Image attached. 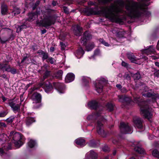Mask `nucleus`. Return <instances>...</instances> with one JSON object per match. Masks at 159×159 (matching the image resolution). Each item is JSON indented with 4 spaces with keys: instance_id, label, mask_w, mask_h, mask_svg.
<instances>
[{
    "instance_id": "c85d7f7f",
    "label": "nucleus",
    "mask_w": 159,
    "mask_h": 159,
    "mask_svg": "<svg viewBox=\"0 0 159 159\" xmlns=\"http://www.w3.org/2000/svg\"><path fill=\"white\" fill-rule=\"evenodd\" d=\"M20 12V8L17 7H13V11L11 12L12 16H15Z\"/></svg>"
},
{
    "instance_id": "6e6d98bb",
    "label": "nucleus",
    "mask_w": 159,
    "mask_h": 159,
    "mask_svg": "<svg viewBox=\"0 0 159 159\" xmlns=\"http://www.w3.org/2000/svg\"><path fill=\"white\" fill-rule=\"evenodd\" d=\"M6 126L7 125L5 123L0 121V128H5Z\"/></svg>"
},
{
    "instance_id": "5701e85b",
    "label": "nucleus",
    "mask_w": 159,
    "mask_h": 159,
    "mask_svg": "<svg viewBox=\"0 0 159 159\" xmlns=\"http://www.w3.org/2000/svg\"><path fill=\"white\" fill-rule=\"evenodd\" d=\"M6 67L5 71H7L8 72H10L11 74H15L17 73L16 69L14 68H11L10 65H8L7 64H6L5 66Z\"/></svg>"
},
{
    "instance_id": "4468645a",
    "label": "nucleus",
    "mask_w": 159,
    "mask_h": 159,
    "mask_svg": "<svg viewBox=\"0 0 159 159\" xmlns=\"http://www.w3.org/2000/svg\"><path fill=\"white\" fill-rule=\"evenodd\" d=\"M40 86H43L44 88V90L47 93H49L52 92L53 87L52 84L49 82L46 83L44 82L43 83L40 84Z\"/></svg>"
},
{
    "instance_id": "8fccbe9b",
    "label": "nucleus",
    "mask_w": 159,
    "mask_h": 159,
    "mask_svg": "<svg viewBox=\"0 0 159 159\" xmlns=\"http://www.w3.org/2000/svg\"><path fill=\"white\" fill-rule=\"evenodd\" d=\"M102 149L105 152H107L110 151V149L107 146H105Z\"/></svg>"
},
{
    "instance_id": "f3484780",
    "label": "nucleus",
    "mask_w": 159,
    "mask_h": 159,
    "mask_svg": "<svg viewBox=\"0 0 159 159\" xmlns=\"http://www.w3.org/2000/svg\"><path fill=\"white\" fill-rule=\"evenodd\" d=\"M89 107L92 109H96L99 106L98 102L96 100H93L88 103Z\"/></svg>"
},
{
    "instance_id": "0eeeda50",
    "label": "nucleus",
    "mask_w": 159,
    "mask_h": 159,
    "mask_svg": "<svg viewBox=\"0 0 159 159\" xmlns=\"http://www.w3.org/2000/svg\"><path fill=\"white\" fill-rule=\"evenodd\" d=\"M120 132L123 134H131L132 132V129L128 123L121 122L120 124Z\"/></svg>"
},
{
    "instance_id": "7ed1b4c3",
    "label": "nucleus",
    "mask_w": 159,
    "mask_h": 159,
    "mask_svg": "<svg viewBox=\"0 0 159 159\" xmlns=\"http://www.w3.org/2000/svg\"><path fill=\"white\" fill-rule=\"evenodd\" d=\"M87 119L88 120H94L98 119L97 123L96 129L98 134L102 137L105 138L107 134L103 129V124L106 121V120L98 113H93L89 116Z\"/></svg>"
},
{
    "instance_id": "e2e57ef3",
    "label": "nucleus",
    "mask_w": 159,
    "mask_h": 159,
    "mask_svg": "<svg viewBox=\"0 0 159 159\" xmlns=\"http://www.w3.org/2000/svg\"><path fill=\"white\" fill-rule=\"evenodd\" d=\"M116 87L119 90H120L122 88L121 85L120 84H117L116 86Z\"/></svg>"
},
{
    "instance_id": "a19ab883",
    "label": "nucleus",
    "mask_w": 159,
    "mask_h": 159,
    "mask_svg": "<svg viewBox=\"0 0 159 159\" xmlns=\"http://www.w3.org/2000/svg\"><path fill=\"white\" fill-rule=\"evenodd\" d=\"M8 111L7 110L0 112V117H3L5 116L8 113Z\"/></svg>"
},
{
    "instance_id": "6ab92c4d",
    "label": "nucleus",
    "mask_w": 159,
    "mask_h": 159,
    "mask_svg": "<svg viewBox=\"0 0 159 159\" xmlns=\"http://www.w3.org/2000/svg\"><path fill=\"white\" fill-rule=\"evenodd\" d=\"M155 52V49L152 45L150 46L149 47H147L143 51V53L147 55H149L152 53H154Z\"/></svg>"
},
{
    "instance_id": "a18cd8bd",
    "label": "nucleus",
    "mask_w": 159,
    "mask_h": 159,
    "mask_svg": "<svg viewBox=\"0 0 159 159\" xmlns=\"http://www.w3.org/2000/svg\"><path fill=\"white\" fill-rule=\"evenodd\" d=\"M54 59L51 57H48V58L46 60V61L47 62H49L50 63L52 64H53L54 63Z\"/></svg>"
},
{
    "instance_id": "09e8293b",
    "label": "nucleus",
    "mask_w": 159,
    "mask_h": 159,
    "mask_svg": "<svg viewBox=\"0 0 159 159\" xmlns=\"http://www.w3.org/2000/svg\"><path fill=\"white\" fill-rule=\"evenodd\" d=\"M40 3V1L38 0L37 1L34 5V6L33 7V10H34L36 7L38 6Z\"/></svg>"
},
{
    "instance_id": "774afa93",
    "label": "nucleus",
    "mask_w": 159,
    "mask_h": 159,
    "mask_svg": "<svg viewBox=\"0 0 159 159\" xmlns=\"http://www.w3.org/2000/svg\"><path fill=\"white\" fill-rule=\"evenodd\" d=\"M54 48L53 47H51L50 48V50L51 52H53L54 51Z\"/></svg>"
},
{
    "instance_id": "cd10ccee",
    "label": "nucleus",
    "mask_w": 159,
    "mask_h": 159,
    "mask_svg": "<svg viewBox=\"0 0 159 159\" xmlns=\"http://www.w3.org/2000/svg\"><path fill=\"white\" fill-rule=\"evenodd\" d=\"M89 146L93 147L96 148L98 146L99 144L98 142L94 140H91L88 143Z\"/></svg>"
},
{
    "instance_id": "20e7f679",
    "label": "nucleus",
    "mask_w": 159,
    "mask_h": 159,
    "mask_svg": "<svg viewBox=\"0 0 159 159\" xmlns=\"http://www.w3.org/2000/svg\"><path fill=\"white\" fill-rule=\"evenodd\" d=\"M43 19L40 21V23L43 27L47 28L54 25L56 22L57 17L54 15H51L48 12L43 14Z\"/></svg>"
},
{
    "instance_id": "052dcab7",
    "label": "nucleus",
    "mask_w": 159,
    "mask_h": 159,
    "mask_svg": "<svg viewBox=\"0 0 159 159\" xmlns=\"http://www.w3.org/2000/svg\"><path fill=\"white\" fill-rule=\"evenodd\" d=\"M6 64H0V69H3L6 67Z\"/></svg>"
},
{
    "instance_id": "4d7b16f0",
    "label": "nucleus",
    "mask_w": 159,
    "mask_h": 159,
    "mask_svg": "<svg viewBox=\"0 0 159 159\" xmlns=\"http://www.w3.org/2000/svg\"><path fill=\"white\" fill-rule=\"evenodd\" d=\"M121 65L123 66L127 67L128 66V64L126 63L124 61H122L121 63Z\"/></svg>"
},
{
    "instance_id": "f704fd0d",
    "label": "nucleus",
    "mask_w": 159,
    "mask_h": 159,
    "mask_svg": "<svg viewBox=\"0 0 159 159\" xmlns=\"http://www.w3.org/2000/svg\"><path fill=\"white\" fill-rule=\"evenodd\" d=\"M115 3L122 7H124L125 5V2L123 0H117Z\"/></svg>"
},
{
    "instance_id": "0e129e2a",
    "label": "nucleus",
    "mask_w": 159,
    "mask_h": 159,
    "mask_svg": "<svg viewBox=\"0 0 159 159\" xmlns=\"http://www.w3.org/2000/svg\"><path fill=\"white\" fill-rule=\"evenodd\" d=\"M7 150H10L11 149V143H9L8 144V145L7 147Z\"/></svg>"
},
{
    "instance_id": "58836bf2",
    "label": "nucleus",
    "mask_w": 159,
    "mask_h": 159,
    "mask_svg": "<svg viewBox=\"0 0 159 159\" xmlns=\"http://www.w3.org/2000/svg\"><path fill=\"white\" fill-rule=\"evenodd\" d=\"M133 77L134 80H138L141 78V76L139 73L137 72L136 73L134 74L133 75Z\"/></svg>"
},
{
    "instance_id": "3c124183",
    "label": "nucleus",
    "mask_w": 159,
    "mask_h": 159,
    "mask_svg": "<svg viewBox=\"0 0 159 159\" xmlns=\"http://www.w3.org/2000/svg\"><path fill=\"white\" fill-rule=\"evenodd\" d=\"M32 49L34 51H35L38 49L37 45L34 43V45H32L31 47Z\"/></svg>"
},
{
    "instance_id": "ddd939ff",
    "label": "nucleus",
    "mask_w": 159,
    "mask_h": 159,
    "mask_svg": "<svg viewBox=\"0 0 159 159\" xmlns=\"http://www.w3.org/2000/svg\"><path fill=\"white\" fill-rule=\"evenodd\" d=\"M53 85L60 93H64L65 87L63 84L54 82L53 83Z\"/></svg>"
},
{
    "instance_id": "6e6552de",
    "label": "nucleus",
    "mask_w": 159,
    "mask_h": 159,
    "mask_svg": "<svg viewBox=\"0 0 159 159\" xmlns=\"http://www.w3.org/2000/svg\"><path fill=\"white\" fill-rule=\"evenodd\" d=\"M106 80L103 78H101L99 80H97L96 83L94 84L95 90L99 93H101L102 91L103 83H106Z\"/></svg>"
},
{
    "instance_id": "c9c22d12",
    "label": "nucleus",
    "mask_w": 159,
    "mask_h": 159,
    "mask_svg": "<svg viewBox=\"0 0 159 159\" xmlns=\"http://www.w3.org/2000/svg\"><path fill=\"white\" fill-rule=\"evenodd\" d=\"M106 107L109 111H111L114 109V105L111 103H108L106 105Z\"/></svg>"
},
{
    "instance_id": "bf43d9fd",
    "label": "nucleus",
    "mask_w": 159,
    "mask_h": 159,
    "mask_svg": "<svg viewBox=\"0 0 159 159\" xmlns=\"http://www.w3.org/2000/svg\"><path fill=\"white\" fill-rule=\"evenodd\" d=\"M155 76L159 77V70H156L154 73Z\"/></svg>"
},
{
    "instance_id": "dca6fc26",
    "label": "nucleus",
    "mask_w": 159,
    "mask_h": 159,
    "mask_svg": "<svg viewBox=\"0 0 159 159\" xmlns=\"http://www.w3.org/2000/svg\"><path fill=\"white\" fill-rule=\"evenodd\" d=\"M85 157L87 159H97L98 155L93 150H91L86 154Z\"/></svg>"
},
{
    "instance_id": "72a5a7b5",
    "label": "nucleus",
    "mask_w": 159,
    "mask_h": 159,
    "mask_svg": "<svg viewBox=\"0 0 159 159\" xmlns=\"http://www.w3.org/2000/svg\"><path fill=\"white\" fill-rule=\"evenodd\" d=\"M152 156L156 158H159V151L156 149L152 151Z\"/></svg>"
},
{
    "instance_id": "4be33fe9",
    "label": "nucleus",
    "mask_w": 159,
    "mask_h": 159,
    "mask_svg": "<svg viewBox=\"0 0 159 159\" xmlns=\"http://www.w3.org/2000/svg\"><path fill=\"white\" fill-rule=\"evenodd\" d=\"M82 30V28L79 25H77L74 27V32L76 36H80Z\"/></svg>"
},
{
    "instance_id": "e433bc0d",
    "label": "nucleus",
    "mask_w": 159,
    "mask_h": 159,
    "mask_svg": "<svg viewBox=\"0 0 159 159\" xmlns=\"http://www.w3.org/2000/svg\"><path fill=\"white\" fill-rule=\"evenodd\" d=\"M125 102L128 104L132 105V103L133 102V101L131 100L130 98L125 96L124 102Z\"/></svg>"
},
{
    "instance_id": "b1692460",
    "label": "nucleus",
    "mask_w": 159,
    "mask_h": 159,
    "mask_svg": "<svg viewBox=\"0 0 159 159\" xmlns=\"http://www.w3.org/2000/svg\"><path fill=\"white\" fill-rule=\"evenodd\" d=\"M34 118L31 117H27L25 120V123L27 126H29L33 122H35Z\"/></svg>"
},
{
    "instance_id": "f257e3e1",
    "label": "nucleus",
    "mask_w": 159,
    "mask_h": 159,
    "mask_svg": "<svg viewBox=\"0 0 159 159\" xmlns=\"http://www.w3.org/2000/svg\"><path fill=\"white\" fill-rule=\"evenodd\" d=\"M150 0H141L142 4L135 2L128 3L125 6L126 11L115 7L114 4L111 3L107 11L105 8L103 11L106 17L111 22L120 24L126 20L127 16L131 18H138L142 16L148 17L151 16V13L145 6L149 5L148 1Z\"/></svg>"
},
{
    "instance_id": "ea45409f",
    "label": "nucleus",
    "mask_w": 159,
    "mask_h": 159,
    "mask_svg": "<svg viewBox=\"0 0 159 159\" xmlns=\"http://www.w3.org/2000/svg\"><path fill=\"white\" fill-rule=\"evenodd\" d=\"M15 117L13 116H11L8 118H7L6 120V121L8 123L11 124L14 120Z\"/></svg>"
},
{
    "instance_id": "69168bd1",
    "label": "nucleus",
    "mask_w": 159,
    "mask_h": 159,
    "mask_svg": "<svg viewBox=\"0 0 159 159\" xmlns=\"http://www.w3.org/2000/svg\"><path fill=\"white\" fill-rule=\"evenodd\" d=\"M151 57L152 59L154 60H156L159 58V57H157L153 55L151 56Z\"/></svg>"
},
{
    "instance_id": "39448f33",
    "label": "nucleus",
    "mask_w": 159,
    "mask_h": 159,
    "mask_svg": "<svg viewBox=\"0 0 159 159\" xmlns=\"http://www.w3.org/2000/svg\"><path fill=\"white\" fill-rule=\"evenodd\" d=\"M127 56L131 62L136 64H140L144 61L147 60L148 58L142 55L139 58L136 57L132 53H128Z\"/></svg>"
},
{
    "instance_id": "a878e982",
    "label": "nucleus",
    "mask_w": 159,
    "mask_h": 159,
    "mask_svg": "<svg viewBox=\"0 0 159 159\" xmlns=\"http://www.w3.org/2000/svg\"><path fill=\"white\" fill-rule=\"evenodd\" d=\"M1 13L2 14H6L8 11L7 6V5L4 3H2L1 5Z\"/></svg>"
},
{
    "instance_id": "79ce46f5",
    "label": "nucleus",
    "mask_w": 159,
    "mask_h": 159,
    "mask_svg": "<svg viewBox=\"0 0 159 159\" xmlns=\"http://www.w3.org/2000/svg\"><path fill=\"white\" fill-rule=\"evenodd\" d=\"M26 26L25 25H23L20 26H19L17 29L16 32L19 33L21 31L22 29L26 28Z\"/></svg>"
},
{
    "instance_id": "c03bdc74",
    "label": "nucleus",
    "mask_w": 159,
    "mask_h": 159,
    "mask_svg": "<svg viewBox=\"0 0 159 159\" xmlns=\"http://www.w3.org/2000/svg\"><path fill=\"white\" fill-rule=\"evenodd\" d=\"M113 0H98L99 2L102 3L103 4H107L111 1Z\"/></svg>"
},
{
    "instance_id": "49530a36",
    "label": "nucleus",
    "mask_w": 159,
    "mask_h": 159,
    "mask_svg": "<svg viewBox=\"0 0 159 159\" xmlns=\"http://www.w3.org/2000/svg\"><path fill=\"white\" fill-rule=\"evenodd\" d=\"M118 97L119 98V101L122 102H124L125 96L123 95H118Z\"/></svg>"
},
{
    "instance_id": "9d476101",
    "label": "nucleus",
    "mask_w": 159,
    "mask_h": 159,
    "mask_svg": "<svg viewBox=\"0 0 159 159\" xmlns=\"http://www.w3.org/2000/svg\"><path fill=\"white\" fill-rule=\"evenodd\" d=\"M142 94L144 97L151 98L153 102H155L157 99L159 98V94L155 93L154 92H150L148 91L146 93H142Z\"/></svg>"
},
{
    "instance_id": "338daca9",
    "label": "nucleus",
    "mask_w": 159,
    "mask_h": 159,
    "mask_svg": "<svg viewBox=\"0 0 159 159\" xmlns=\"http://www.w3.org/2000/svg\"><path fill=\"white\" fill-rule=\"evenodd\" d=\"M0 77L5 79L7 78V76L5 74L1 75Z\"/></svg>"
},
{
    "instance_id": "864d4df0",
    "label": "nucleus",
    "mask_w": 159,
    "mask_h": 159,
    "mask_svg": "<svg viewBox=\"0 0 159 159\" xmlns=\"http://www.w3.org/2000/svg\"><path fill=\"white\" fill-rule=\"evenodd\" d=\"M9 39H10V38L7 39H4L3 40H2L1 38L0 37V40L1 43H5L6 41H8Z\"/></svg>"
},
{
    "instance_id": "de8ad7c7",
    "label": "nucleus",
    "mask_w": 159,
    "mask_h": 159,
    "mask_svg": "<svg viewBox=\"0 0 159 159\" xmlns=\"http://www.w3.org/2000/svg\"><path fill=\"white\" fill-rule=\"evenodd\" d=\"M78 53L83 55L84 53V51L82 48L81 47L77 50Z\"/></svg>"
},
{
    "instance_id": "393cba45",
    "label": "nucleus",
    "mask_w": 159,
    "mask_h": 159,
    "mask_svg": "<svg viewBox=\"0 0 159 159\" xmlns=\"http://www.w3.org/2000/svg\"><path fill=\"white\" fill-rule=\"evenodd\" d=\"M29 18L28 20L29 21H32L34 20L38 16L37 12H33L30 13L29 14Z\"/></svg>"
},
{
    "instance_id": "13d9d810",
    "label": "nucleus",
    "mask_w": 159,
    "mask_h": 159,
    "mask_svg": "<svg viewBox=\"0 0 159 159\" xmlns=\"http://www.w3.org/2000/svg\"><path fill=\"white\" fill-rule=\"evenodd\" d=\"M143 91L142 92V93H145L144 92H148L149 91L148 88L147 86H145L144 87V89H143Z\"/></svg>"
},
{
    "instance_id": "f03ea898",
    "label": "nucleus",
    "mask_w": 159,
    "mask_h": 159,
    "mask_svg": "<svg viewBox=\"0 0 159 159\" xmlns=\"http://www.w3.org/2000/svg\"><path fill=\"white\" fill-rule=\"evenodd\" d=\"M134 101L132 103V105L134 103L138 104L140 106V113L145 118L148 119L151 118L152 117L150 109L148 105L146 104V102L140 98V97L138 95L134 96Z\"/></svg>"
},
{
    "instance_id": "2f4dec72",
    "label": "nucleus",
    "mask_w": 159,
    "mask_h": 159,
    "mask_svg": "<svg viewBox=\"0 0 159 159\" xmlns=\"http://www.w3.org/2000/svg\"><path fill=\"white\" fill-rule=\"evenodd\" d=\"M36 144V142L30 139L28 143V145L30 148H32L34 147Z\"/></svg>"
},
{
    "instance_id": "c756f323",
    "label": "nucleus",
    "mask_w": 159,
    "mask_h": 159,
    "mask_svg": "<svg viewBox=\"0 0 159 159\" xmlns=\"http://www.w3.org/2000/svg\"><path fill=\"white\" fill-rule=\"evenodd\" d=\"M63 73V72L62 70H59L54 75L53 78L55 77L57 79H60L62 77Z\"/></svg>"
},
{
    "instance_id": "412c9836",
    "label": "nucleus",
    "mask_w": 159,
    "mask_h": 159,
    "mask_svg": "<svg viewBox=\"0 0 159 159\" xmlns=\"http://www.w3.org/2000/svg\"><path fill=\"white\" fill-rule=\"evenodd\" d=\"M75 79V75L72 73L68 74L65 78V81L66 83H69L73 81Z\"/></svg>"
},
{
    "instance_id": "2eb2a0df",
    "label": "nucleus",
    "mask_w": 159,
    "mask_h": 159,
    "mask_svg": "<svg viewBox=\"0 0 159 159\" xmlns=\"http://www.w3.org/2000/svg\"><path fill=\"white\" fill-rule=\"evenodd\" d=\"M31 99L34 101L33 103H40L41 100V96L38 93H35L32 95Z\"/></svg>"
},
{
    "instance_id": "a211bd4d",
    "label": "nucleus",
    "mask_w": 159,
    "mask_h": 159,
    "mask_svg": "<svg viewBox=\"0 0 159 159\" xmlns=\"http://www.w3.org/2000/svg\"><path fill=\"white\" fill-rule=\"evenodd\" d=\"M37 53L38 54L39 56L42 57L43 61L47 59L48 58V53L42 50H39L37 52Z\"/></svg>"
},
{
    "instance_id": "473e14b6",
    "label": "nucleus",
    "mask_w": 159,
    "mask_h": 159,
    "mask_svg": "<svg viewBox=\"0 0 159 159\" xmlns=\"http://www.w3.org/2000/svg\"><path fill=\"white\" fill-rule=\"evenodd\" d=\"M94 44L93 42H91L89 43L88 46L86 47V49L87 51H91L94 47Z\"/></svg>"
},
{
    "instance_id": "603ef678",
    "label": "nucleus",
    "mask_w": 159,
    "mask_h": 159,
    "mask_svg": "<svg viewBox=\"0 0 159 159\" xmlns=\"http://www.w3.org/2000/svg\"><path fill=\"white\" fill-rule=\"evenodd\" d=\"M120 90L123 93H126L128 91V90L125 87H122Z\"/></svg>"
},
{
    "instance_id": "1a4fd4ad",
    "label": "nucleus",
    "mask_w": 159,
    "mask_h": 159,
    "mask_svg": "<svg viewBox=\"0 0 159 159\" xmlns=\"http://www.w3.org/2000/svg\"><path fill=\"white\" fill-rule=\"evenodd\" d=\"M11 108L12 110L15 113L19 112L20 111V104L16 103L15 101L11 100L7 103Z\"/></svg>"
},
{
    "instance_id": "5fc2aeb1",
    "label": "nucleus",
    "mask_w": 159,
    "mask_h": 159,
    "mask_svg": "<svg viewBox=\"0 0 159 159\" xmlns=\"http://www.w3.org/2000/svg\"><path fill=\"white\" fill-rule=\"evenodd\" d=\"M63 9L64 12L66 14H68L69 13V11L67 7H63Z\"/></svg>"
},
{
    "instance_id": "f8f14e48",
    "label": "nucleus",
    "mask_w": 159,
    "mask_h": 159,
    "mask_svg": "<svg viewBox=\"0 0 159 159\" xmlns=\"http://www.w3.org/2000/svg\"><path fill=\"white\" fill-rule=\"evenodd\" d=\"M92 38V35L89 31H86L82 37L81 38L80 42L83 45H85L87 41Z\"/></svg>"
},
{
    "instance_id": "aec40b11",
    "label": "nucleus",
    "mask_w": 159,
    "mask_h": 159,
    "mask_svg": "<svg viewBox=\"0 0 159 159\" xmlns=\"http://www.w3.org/2000/svg\"><path fill=\"white\" fill-rule=\"evenodd\" d=\"M75 142L76 145L81 147L84 146L86 145L85 140L82 138H79L76 139Z\"/></svg>"
},
{
    "instance_id": "4c0bfd02",
    "label": "nucleus",
    "mask_w": 159,
    "mask_h": 159,
    "mask_svg": "<svg viewBox=\"0 0 159 159\" xmlns=\"http://www.w3.org/2000/svg\"><path fill=\"white\" fill-rule=\"evenodd\" d=\"M89 80H90L89 78L85 77H83L82 79L83 83L85 86L87 85Z\"/></svg>"
},
{
    "instance_id": "680f3d73",
    "label": "nucleus",
    "mask_w": 159,
    "mask_h": 159,
    "mask_svg": "<svg viewBox=\"0 0 159 159\" xmlns=\"http://www.w3.org/2000/svg\"><path fill=\"white\" fill-rule=\"evenodd\" d=\"M27 58H28V57H27V56H26L24 57L22 59V60L21 61V63H23L25 60H26L27 59Z\"/></svg>"
},
{
    "instance_id": "bb28decb",
    "label": "nucleus",
    "mask_w": 159,
    "mask_h": 159,
    "mask_svg": "<svg viewBox=\"0 0 159 159\" xmlns=\"http://www.w3.org/2000/svg\"><path fill=\"white\" fill-rule=\"evenodd\" d=\"M134 150L140 154H143L144 150L140 146H134Z\"/></svg>"
},
{
    "instance_id": "37998d69",
    "label": "nucleus",
    "mask_w": 159,
    "mask_h": 159,
    "mask_svg": "<svg viewBox=\"0 0 159 159\" xmlns=\"http://www.w3.org/2000/svg\"><path fill=\"white\" fill-rule=\"evenodd\" d=\"M99 41L101 42L102 44L104 45L105 46L108 47L109 46L110 44L107 42H106L103 39H99Z\"/></svg>"
},
{
    "instance_id": "7c9ffc66",
    "label": "nucleus",
    "mask_w": 159,
    "mask_h": 159,
    "mask_svg": "<svg viewBox=\"0 0 159 159\" xmlns=\"http://www.w3.org/2000/svg\"><path fill=\"white\" fill-rule=\"evenodd\" d=\"M51 74V71L48 70H46L43 75L42 80L43 81L46 79Z\"/></svg>"
},
{
    "instance_id": "423d86ee",
    "label": "nucleus",
    "mask_w": 159,
    "mask_h": 159,
    "mask_svg": "<svg viewBox=\"0 0 159 159\" xmlns=\"http://www.w3.org/2000/svg\"><path fill=\"white\" fill-rule=\"evenodd\" d=\"M10 136L12 138V142L15 144L16 147H20L21 146V142L20 141L22 138L21 134L19 133L11 132L10 134Z\"/></svg>"
},
{
    "instance_id": "9b49d317",
    "label": "nucleus",
    "mask_w": 159,
    "mask_h": 159,
    "mask_svg": "<svg viewBox=\"0 0 159 159\" xmlns=\"http://www.w3.org/2000/svg\"><path fill=\"white\" fill-rule=\"evenodd\" d=\"M133 120L134 126L135 127L140 129L142 128L143 120L142 118L135 116L133 118Z\"/></svg>"
}]
</instances>
